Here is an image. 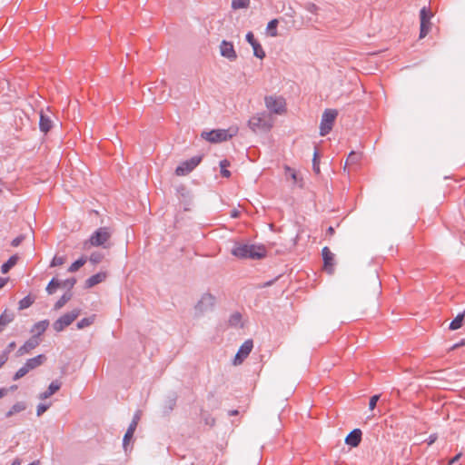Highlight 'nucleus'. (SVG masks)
<instances>
[{"label": "nucleus", "instance_id": "obj_30", "mask_svg": "<svg viewBox=\"0 0 465 465\" xmlns=\"http://www.w3.org/2000/svg\"><path fill=\"white\" fill-rule=\"evenodd\" d=\"M252 47L253 50L254 56L260 59H263L265 57V52L258 41L254 45H252Z\"/></svg>", "mask_w": 465, "mask_h": 465}, {"label": "nucleus", "instance_id": "obj_27", "mask_svg": "<svg viewBox=\"0 0 465 465\" xmlns=\"http://www.w3.org/2000/svg\"><path fill=\"white\" fill-rule=\"evenodd\" d=\"M35 302V298L31 295H27L19 302V310H25L29 308Z\"/></svg>", "mask_w": 465, "mask_h": 465}, {"label": "nucleus", "instance_id": "obj_3", "mask_svg": "<svg viewBox=\"0 0 465 465\" xmlns=\"http://www.w3.org/2000/svg\"><path fill=\"white\" fill-rule=\"evenodd\" d=\"M112 233L113 232L109 227H100L91 234L88 240L84 242L83 248L84 250L90 247L107 248L109 247L108 242Z\"/></svg>", "mask_w": 465, "mask_h": 465}, {"label": "nucleus", "instance_id": "obj_2", "mask_svg": "<svg viewBox=\"0 0 465 465\" xmlns=\"http://www.w3.org/2000/svg\"><path fill=\"white\" fill-rule=\"evenodd\" d=\"M274 119L267 112L253 114L248 121L249 128L254 133H268L273 127Z\"/></svg>", "mask_w": 465, "mask_h": 465}, {"label": "nucleus", "instance_id": "obj_55", "mask_svg": "<svg viewBox=\"0 0 465 465\" xmlns=\"http://www.w3.org/2000/svg\"><path fill=\"white\" fill-rule=\"evenodd\" d=\"M69 283L71 286H73L75 283V280L72 279L71 281H69Z\"/></svg>", "mask_w": 465, "mask_h": 465}, {"label": "nucleus", "instance_id": "obj_48", "mask_svg": "<svg viewBox=\"0 0 465 465\" xmlns=\"http://www.w3.org/2000/svg\"><path fill=\"white\" fill-rule=\"evenodd\" d=\"M7 354L6 353H1L0 354V369L5 364L7 361Z\"/></svg>", "mask_w": 465, "mask_h": 465}, {"label": "nucleus", "instance_id": "obj_50", "mask_svg": "<svg viewBox=\"0 0 465 465\" xmlns=\"http://www.w3.org/2000/svg\"><path fill=\"white\" fill-rule=\"evenodd\" d=\"M8 282V278H0V289H2Z\"/></svg>", "mask_w": 465, "mask_h": 465}, {"label": "nucleus", "instance_id": "obj_47", "mask_svg": "<svg viewBox=\"0 0 465 465\" xmlns=\"http://www.w3.org/2000/svg\"><path fill=\"white\" fill-rule=\"evenodd\" d=\"M23 240H24V237H23V236H17L16 238H15V239L12 241L11 244H12V246H14V247H17L18 245H20V243L23 242Z\"/></svg>", "mask_w": 465, "mask_h": 465}, {"label": "nucleus", "instance_id": "obj_16", "mask_svg": "<svg viewBox=\"0 0 465 465\" xmlns=\"http://www.w3.org/2000/svg\"><path fill=\"white\" fill-rule=\"evenodd\" d=\"M61 386H62V382L60 381H58V380L53 381L50 383L48 389L45 391L40 393L38 398L42 401L46 400L47 398L51 397L55 392H57L60 390Z\"/></svg>", "mask_w": 465, "mask_h": 465}, {"label": "nucleus", "instance_id": "obj_33", "mask_svg": "<svg viewBox=\"0 0 465 465\" xmlns=\"http://www.w3.org/2000/svg\"><path fill=\"white\" fill-rule=\"evenodd\" d=\"M463 321V314H458L456 318L450 323V330H458L461 327Z\"/></svg>", "mask_w": 465, "mask_h": 465}, {"label": "nucleus", "instance_id": "obj_13", "mask_svg": "<svg viewBox=\"0 0 465 465\" xmlns=\"http://www.w3.org/2000/svg\"><path fill=\"white\" fill-rule=\"evenodd\" d=\"M41 342V339L35 337H31L29 340H27L16 351V356L21 357L25 354H28L35 349Z\"/></svg>", "mask_w": 465, "mask_h": 465}, {"label": "nucleus", "instance_id": "obj_36", "mask_svg": "<svg viewBox=\"0 0 465 465\" xmlns=\"http://www.w3.org/2000/svg\"><path fill=\"white\" fill-rule=\"evenodd\" d=\"M59 286H60V282H58L56 279L54 278L48 283V285L46 287V292L49 294H53Z\"/></svg>", "mask_w": 465, "mask_h": 465}, {"label": "nucleus", "instance_id": "obj_21", "mask_svg": "<svg viewBox=\"0 0 465 465\" xmlns=\"http://www.w3.org/2000/svg\"><path fill=\"white\" fill-rule=\"evenodd\" d=\"M18 256L13 255L11 256L5 263L1 266V272L2 273L5 274L7 273L17 262Z\"/></svg>", "mask_w": 465, "mask_h": 465}, {"label": "nucleus", "instance_id": "obj_42", "mask_svg": "<svg viewBox=\"0 0 465 465\" xmlns=\"http://www.w3.org/2000/svg\"><path fill=\"white\" fill-rule=\"evenodd\" d=\"M379 399H380L379 395H373L372 397H371L370 402H369V408H370L371 411L375 409L376 404H377Z\"/></svg>", "mask_w": 465, "mask_h": 465}, {"label": "nucleus", "instance_id": "obj_4", "mask_svg": "<svg viewBox=\"0 0 465 465\" xmlns=\"http://www.w3.org/2000/svg\"><path fill=\"white\" fill-rule=\"evenodd\" d=\"M238 134V127L232 126L229 129H214L203 132L202 137L210 143H221L227 141Z\"/></svg>", "mask_w": 465, "mask_h": 465}, {"label": "nucleus", "instance_id": "obj_29", "mask_svg": "<svg viewBox=\"0 0 465 465\" xmlns=\"http://www.w3.org/2000/svg\"><path fill=\"white\" fill-rule=\"evenodd\" d=\"M95 321V315H91L89 317L84 318L77 322L78 329H84L92 325Z\"/></svg>", "mask_w": 465, "mask_h": 465}, {"label": "nucleus", "instance_id": "obj_52", "mask_svg": "<svg viewBox=\"0 0 465 465\" xmlns=\"http://www.w3.org/2000/svg\"><path fill=\"white\" fill-rule=\"evenodd\" d=\"M11 465H21V460L19 459H15Z\"/></svg>", "mask_w": 465, "mask_h": 465}, {"label": "nucleus", "instance_id": "obj_20", "mask_svg": "<svg viewBox=\"0 0 465 465\" xmlns=\"http://www.w3.org/2000/svg\"><path fill=\"white\" fill-rule=\"evenodd\" d=\"M135 430H136V427L134 426V424H130L124 436L123 446H124V449L125 451H127L128 444H129L131 439L133 438Z\"/></svg>", "mask_w": 465, "mask_h": 465}, {"label": "nucleus", "instance_id": "obj_24", "mask_svg": "<svg viewBox=\"0 0 465 465\" xmlns=\"http://www.w3.org/2000/svg\"><path fill=\"white\" fill-rule=\"evenodd\" d=\"M26 408L25 403L23 401L16 402L14 404L11 409L6 412V417L9 418L13 416L15 413L21 412L25 411Z\"/></svg>", "mask_w": 465, "mask_h": 465}, {"label": "nucleus", "instance_id": "obj_40", "mask_svg": "<svg viewBox=\"0 0 465 465\" xmlns=\"http://www.w3.org/2000/svg\"><path fill=\"white\" fill-rule=\"evenodd\" d=\"M51 406V403H40L37 405L36 408V414L37 416H41L44 414Z\"/></svg>", "mask_w": 465, "mask_h": 465}, {"label": "nucleus", "instance_id": "obj_39", "mask_svg": "<svg viewBox=\"0 0 465 465\" xmlns=\"http://www.w3.org/2000/svg\"><path fill=\"white\" fill-rule=\"evenodd\" d=\"M104 258V255L101 252H93L89 257V261L93 263H99Z\"/></svg>", "mask_w": 465, "mask_h": 465}, {"label": "nucleus", "instance_id": "obj_12", "mask_svg": "<svg viewBox=\"0 0 465 465\" xmlns=\"http://www.w3.org/2000/svg\"><path fill=\"white\" fill-rule=\"evenodd\" d=\"M220 54L229 60L234 62L237 59V53L232 42L223 40L219 46Z\"/></svg>", "mask_w": 465, "mask_h": 465}, {"label": "nucleus", "instance_id": "obj_11", "mask_svg": "<svg viewBox=\"0 0 465 465\" xmlns=\"http://www.w3.org/2000/svg\"><path fill=\"white\" fill-rule=\"evenodd\" d=\"M253 348V342L252 340H246L240 349L238 350L234 360L233 364L239 365L242 364V361L248 357V355L251 353L252 350Z\"/></svg>", "mask_w": 465, "mask_h": 465}, {"label": "nucleus", "instance_id": "obj_31", "mask_svg": "<svg viewBox=\"0 0 465 465\" xmlns=\"http://www.w3.org/2000/svg\"><path fill=\"white\" fill-rule=\"evenodd\" d=\"M250 5V0H232V8L234 10L247 8Z\"/></svg>", "mask_w": 465, "mask_h": 465}, {"label": "nucleus", "instance_id": "obj_38", "mask_svg": "<svg viewBox=\"0 0 465 465\" xmlns=\"http://www.w3.org/2000/svg\"><path fill=\"white\" fill-rule=\"evenodd\" d=\"M65 262V257L64 256H58V255H55L52 262H51V264L50 266L51 267H55V266H59V265H62L64 264Z\"/></svg>", "mask_w": 465, "mask_h": 465}, {"label": "nucleus", "instance_id": "obj_37", "mask_svg": "<svg viewBox=\"0 0 465 465\" xmlns=\"http://www.w3.org/2000/svg\"><path fill=\"white\" fill-rule=\"evenodd\" d=\"M241 321H242V315L239 312H235L231 315V317L229 319V323L232 326H238L241 324Z\"/></svg>", "mask_w": 465, "mask_h": 465}, {"label": "nucleus", "instance_id": "obj_15", "mask_svg": "<svg viewBox=\"0 0 465 465\" xmlns=\"http://www.w3.org/2000/svg\"><path fill=\"white\" fill-rule=\"evenodd\" d=\"M322 258L324 262V269L330 274L333 272V253L330 251L328 247H324L322 249Z\"/></svg>", "mask_w": 465, "mask_h": 465}, {"label": "nucleus", "instance_id": "obj_26", "mask_svg": "<svg viewBox=\"0 0 465 465\" xmlns=\"http://www.w3.org/2000/svg\"><path fill=\"white\" fill-rule=\"evenodd\" d=\"M87 259L84 256L80 257L78 260H76L74 262H73L70 267L68 268L69 272H77L82 266H84L86 262Z\"/></svg>", "mask_w": 465, "mask_h": 465}, {"label": "nucleus", "instance_id": "obj_43", "mask_svg": "<svg viewBox=\"0 0 465 465\" xmlns=\"http://www.w3.org/2000/svg\"><path fill=\"white\" fill-rule=\"evenodd\" d=\"M245 38H246V41H247L251 45H254V44L257 42V40L254 38V35L252 34V32H248V33L246 34Z\"/></svg>", "mask_w": 465, "mask_h": 465}, {"label": "nucleus", "instance_id": "obj_22", "mask_svg": "<svg viewBox=\"0 0 465 465\" xmlns=\"http://www.w3.org/2000/svg\"><path fill=\"white\" fill-rule=\"evenodd\" d=\"M40 130L44 133H47L52 127V121L50 118L43 114H40L39 121Z\"/></svg>", "mask_w": 465, "mask_h": 465}, {"label": "nucleus", "instance_id": "obj_49", "mask_svg": "<svg viewBox=\"0 0 465 465\" xmlns=\"http://www.w3.org/2000/svg\"><path fill=\"white\" fill-rule=\"evenodd\" d=\"M460 457H461V453H458L457 455H455L451 460H450L449 465H453L455 462H457L460 460Z\"/></svg>", "mask_w": 465, "mask_h": 465}, {"label": "nucleus", "instance_id": "obj_51", "mask_svg": "<svg viewBox=\"0 0 465 465\" xmlns=\"http://www.w3.org/2000/svg\"><path fill=\"white\" fill-rule=\"evenodd\" d=\"M7 393L6 389H0V399L3 398Z\"/></svg>", "mask_w": 465, "mask_h": 465}, {"label": "nucleus", "instance_id": "obj_53", "mask_svg": "<svg viewBox=\"0 0 465 465\" xmlns=\"http://www.w3.org/2000/svg\"><path fill=\"white\" fill-rule=\"evenodd\" d=\"M28 465H40V461L39 460H35V461L31 462Z\"/></svg>", "mask_w": 465, "mask_h": 465}, {"label": "nucleus", "instance_id": "obj_18", "mask_svg": "<svg viewBox=\"0 0 465 465\" xmlns=\"http://www.w3.org/2000/svg\"><path fill=\"white\" fill-rule=\"evenodd\" d=\"M49 326V321L48 320H43L35 324L31 329V333L33 334L32 337L37 336V338H40V336L46 331V329Z\"/></svg>", "mask_w": 465, "mask_h": 465}, {"label": "nucleus", "instance_id": "obj_5", "mask_svg": "<svg viewBox=\"0 0 465 465\" xmlns=\"http://www.w3.org/2000/svg\"><path fill=\"white\" fill-rule=\"evenodd\" d=\"M46 357L44 354H39L34 358L28 359L25 363L18 369L15 373L13 380L17 381L25 376L29 371L38 368L45 361Z\"/></svg>", "mask_w": 465, "mask_h": 465}, {"label": "nucleus", "instance_id": "obj_9", "mask_svg": "<svg viewBox=\"0 0 465 465\" xmlns=\"http://www.w3.org/2000/svg\"><path fill=\"white\" fill-rule=\"evenodd\" d=\"M80 314L79 309H74L71 312L65 313L58 318L53 324L55 331L60 332L65 327L69 326Z\"/></svg>", "mask_w": 465, "mask_h": 465}, {"label": "nucleus", "instance_id": "obj_17", "mask_svg": "<svg viewBox=\"0 0 465 465\" xmlns=\"http://www.w3.org/2000/svg\"><path fill=\"white\" fill-rule=\"evenodd\" d=\"M361 440V431L359 429H355L347 435L345 439V443L351 447H357L360 444Z\"/></svg>", "mask_w": 465, "mask_h": 465}, {"label": "nucleus", "instance_id": "obj_6", "mask_svg": "<svg viewBox=\"0 0 465 465\" xmlns=\"http://www.w3.org/2000/svg\"><path fill=\"white\" fill-rule=\"evenodd\" d=\"M264 104L271 114L282 115L286 113V101L282 96L267 95Z\"/></svg>", "mask_w": 465, "mask_h": 465}, {"label": "nucleus", "instance_id": "obj_10", "mask_svg": "<svg viewBox=\"0 0 465 465\" xmlns=\"http://www.w3.org/2000/svg\"><path fill=\"white\" fill-rule=\"evenodd\" d=\"M202 161L201 156H193L189 160L181 163L175 169V174L183 176L190 173Z\"/></svg>", "mask_w": 465, "mask_h": 465}, {"label": "nucleus", "instance_id": "obj_41", "mask_svg": "<svg viewBox=\"0 0 465 465\" xmlns=\"http://www.w3.org/2000/svg\"><path fill=\"white\" fill-rule=\"evenodd\" d=\"M304 8L312 14H317L319 10V7L313 3L305 4Z\"/></svg>", "mask_w": 465, "mask_h": 465}, {"label": "nucleus", "instance_id": "obj_28", "mask_svg": "<svg viewBox=\"0 0 465 465\" xmlns=\"http://www.w3.org/2000/svg\"><path fill=\"white\" fill-rule=\"evenodd\" d=\"M14 320V316L12 314H8L6 313V312H5L1 316H0V332L4 330V328L8 324L10 323L12 321Z\"/></svg>", "mask_w": 465, "mask_h": 465}, {"label": "nucleus", "instance_id": "obj_56", "mask_svg": "<svg viewBox=\"0 0 465 465\" xmlns=\"http://www.w3.org/2000/svg\"><path fill=\"white\" fill-rule=\"evenodd\" d=\"M328 231H329V232L332 233L333 232V228L332 227H329Z\"/></svg>", "mask_w": 465, "mask_h": 465}, {"label": "nucleus", "instance_id": "obj_14", "mask_svg": "<svg viewBox=\"0 0 465 465\" xmlns=\"http://www.w3.org/2000/svg\"><path fill=\"white\" fill-rule=\"evenodd\" d=\"M431 15L430 12L426 9V7H423L420 12V38H424L429 31H430V19Z\"/></svg>", "mask_w": 465, "mask_h": 465}, {"label": "nucleus", "instance_id": "obj_7", "mask_svg": "<svg viewBox=\"0 0 465 465\" xmlns=\"http://www.w3.org/2000/svg\"><path fill=\"white\" fill-rule=\"evenodd\" d=\"M337 115L338 111L335 109H326L323 112L320 124V134L322 136H325L331 131Z\"/></svg>", "mask_w": 465, "mask_h": 465}, {"label": "nucleus", "instance_id": "obj_44", "mask_svg": "<svg viewBox=\"0 0 465 465\" xmlns=\"http://www.w3.org/2000/svg\"><path fill=\"white\" fill-rule=\"evenodd\" d=\"M317 156H318V153L317 151L314 152V155H313V170L315 173H319L320 172V166H319V163L317 161Z\"/></svg>", "mask_w": 465, "mask_h": 465}, {"label": "nucleus", "instance_id": "obj_45", "mask_svg": "<svg viewBox=\"0 0 465 465\" xmlns=\"http://www.w3.org/2000/svg\"><path fill=\"white\" fill-rule=\"evenodd\" d=\"M140 419H141V411H138L134 413V415L133 417V420L130 424H134V426L137 427Z\"/></svg>", "mask_w": 465, "mask_h": 465}, {"label": "nucleus", "instance_id": "obj_19", "mask_svg": "<svg viewBox=\"0 0 465 465\" xmlns=\"http://www.w3.org/2000/svg\"><path fill=\"white\" fill-rule=\"evenodd\" d=\"M106 277L107 273L105 272H100L98 273H95L86 280V287L92 288L94 285L103 282L106 279Z\"/></svg>", "mask_w": 465, "mask_h": 465}, {"label": "nucleus", "instance_id": "obj_23", "mask_svg": "<svg viewBox=\"0 0 465 465\" xmlns=\"http://www.w3.org/2000/svg\"><path fill=\"white\" fill-rule=\"evenodd\" d=\"M278 23L279 22L277 19H272L268 23L267 27H266V32H267L268 35H270L272 37H276L278 35V31H277Z\"/></svg>", "mask_w": 465, "mask_h": 465}, {"label": "nucleus", "instance_id": "obj_8", "mask_svg": "<svg viewBox=\"0 0 465 465\" xmlns=\"http://www.w3.org/2000/svg\"><path fill=\"white\" fill-rule=\"evenodd\" d=\"M215 304V297L211 293H203L194 306L195 314L202 315L211 311Z\"/></svg>", "mask_w": 465, "mask_h": 465}, {"label": "nucleus", "instance_id": "obj_25", "mask_svg": "<svg viewBox=\"0 0 465 465\" xmlns=\"http://www.w3.org/2000/svg\"><path fill=\"white\" fill-rule=\"evenodd\" d=\"M285 175L290 178L293 183H299L302 180L299 179L297 172L290 166H284Z\"/></svg>", "mask_w": 465, "mask_h": 465}, {"label": "nucleus", "instance_id": "obj_32", "mask_svg": "<svg viewBox=\"0 0 465 465\" xmlns=\"http://www.w3.org/2000/svg\"><path fill=\"white\" fill-rule=\"evenodd\" d=\"M361 156L360 153H357L355 152H351L347 160H346V165H352L356 164L360 162Z\"/></svg>", "mask_w": 465, "mask_h": 465}, {"label": "nucleus", "instance_id": "obj_34", "mask_svg": "<svg viewBox=\"0 0 465 465\" xmlns=\"http://www.w3.org/2000/svg\"><path fill=\"white\" fill-rule=\"evenodd\" d=\"M71 299L70 293H64L54 304V309L59 310Z\"/></svg>", "mask_w": 465, "mask_h": 465}, {"label": "nucleus", "instance_id": "obj_1", "mask_svg": "<svg viewBox=\"0 0 465 465\" xmlns=\"http://www.w3.org/2000/svg\"><path fill=\"white\" fill-rule=\"evenodd\" d=\"M232 254L239 259L260 260L266 255L263 245L236 243L232 249Z\"/></svg>", "mask_w": 465, "mask_h": 465}, {"label": "nucleus", "instance_id": "obj_46", "mask_svg": "<svg viewBox=\"0 0 465 465\" xmlns=\"http://www.w3.org/2000/svg\"><path fill=\"white\" fill-rule=\"evenodd\" d=\"M16 346L15 341H12L8 344L7 348L2 352L7 354V359L9 358V353L15 349Z\"/></svg>", "mask_w": 465, "mask_h": 465}, {"label": "nucleus", "instance_id": "obj_54", "mask_svg": "<svg viewBox=\"0 0 465 465\" xmlns=\"http://www.w3.org/2000/svg\"><path fill=\"white\" fill-rule=\"evenodd\" d=\"M435 440V438H432V436L430 437V441H429V444H431L433 443Z\"/></svg>", "mask_w": 465, "mask_h": 465}, {"label": "nucleus", "instance_id": "obj_35", "mask_svg": "<svg viewBox=\"0 0 465 465\" xmlns=\"http://www.w3.org/2000/svg\"><path fill=\"white\" fill-rule=\"evenodd\" d=\"M230 165V163L227 160H223L220 162L221 173L223 177H230L231 173L227 170V167Z\"/></svg>", "mask_w": 465, "mask_h": 465}]
</instances>
